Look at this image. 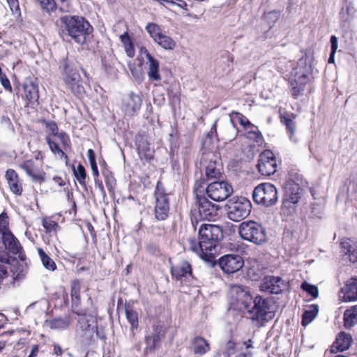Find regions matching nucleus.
<instances>
[{
    "label": "nucleus",
    "instance_id": "8fccbe9b",
    "mask_svg": "<svg viewBox=\"0 0 357 357\" xmlns=\"http://www.w3.org/2000/svg\"><path fill=\"white\" fill-rule=\"evenodd\" d=\"M146 347L144 349L145 354H149L152 352L158 346V344L149 337V336H146Z\"/></svg>",
    "mask_w": 357,
    "mask_h": 357
},
{
    "label": "nucleus",
    "instance_id": "680f3d73",
    "mask_svg": "<svg viewBox=\"0 0 357 357\" xmlns=\"http://www.w3.org/2000/svg\"><path fill=\"white\" fill-rule=\"evenodd\" d=\"M38 351H39L38 346L37 344L33 345L32 347L31 354H29V356L28 357H36L38 353Z\"/></svg>",
    "mask_w": 357,
    "mask_h": 357
},
{
    "label": "nucleus",
    "instance_id": "4be33fe9",
    "mask_svg": "<svg viewBox=\"0 0 357 357\" xmlns=\"http://www.w3.org/2000/svg\"><path fill=\"white\" fill-rule=\"evenodd\" d=\"M20 167L26 172V174L31 177L34 182L42 183L45 181V173L36 168L34 162L29 160L25 161L20 165Z\"/></svg>",
    "mask_w": 357,
    "mask_h": 357
},
{
    "label": "nucleus",
    "instance_id": "aec40b11",
    "mask_svg": "<svg viewBox=\"0 0 357 357\" xmlns=\"http://www.w3.org/2000/svg\"><path fill=\"white\" fill-rule=\"evenodd\" d=\"M140 54L141 56L144 55L147 60L149 65L147 73L149 79L154 81H160L161 76L159 73V61L153 58L145 47H141Z\"/></svg>",
    "mask_w": 357,
    "mask_h": 357
},
{
    "label": "nucleus",
    "instance_id": "a211bd4d",
    "mask_svg": "<svg viewBox=\"0 0 357 357\" xmlns=\"http://www.w3.org/2000/svg\"><path fill=\"white\" fill-rule=\"evenodd\" d=\"M286 287L284 281L279 277L266 276L261 281L260 289L269 294H280Z\"/></svg>",
    "mask_w": 357,
    "mask_h": 357
},
{
    "label": "nucleus",
    "instance_id": "9d476101",
    "mask_svg": "<svg viewBox=\"0 0 357 357\" xmlns=\"http://www.w3.org/2000/svg\"><path fill=\"white\" fill-rule=\"evenodd\" d=\"M206 192L208 197L213 201L222 202L233 192V188L227 182L216 181L208 185Z\"/></svg>",
    "mask_w": 357,
    "mask_h": 357
},
{
    "label": "nucleus",
    "instance_id": "0e129e2a",
    "mask_svg": "<svg viewBox=\"0 0 357 357\" xmlns=\"http://www.w3.org/2000/svg\"><path fill=\"white\" fill-rule=\"evenodd\" d=\"M90 165H91V169H92L93 176L95 177H98V175H99V173H98V167H97L96 162H93V163H91Z\"/></svg>",
    "mask_w": 357,
    "mask_h": 357
},
{
    "label": "nucleus",
    "instance_id": "f03ea898",
    "mask_svg": "<svg viewBox=\"0 0 357 357\" xmlns=\"http://www.w3.org/2000/svg\"><path fill=\"white\" fill-rule=\"evenodd\" d=\"M64 30L76 43L82 44L92 30L89 23L82 17L65 15L60 17Z\"/></svg>",
    "mask_w": 357,
    "mask_h": 357
},
{
    "label": "nucleus",
    "instance_id": "1a4fd4ad",
    "mask_svg": "<svg viewBox=\"0 0 357 357\" xmlns=\"http://www.w3.org/2000/svg\"><path fill=\"white\" fill-rule=\"evenodd\" d=\"M155 198V217L158 220H165L168 217L169 204L167 195L160 183L156 185Z\"/></svg>",
    "mask_w": 357,
    "mask_h": 357
},
{
    "label": "nucleus",
    "instance_id": "ddd939ff",
    "mask_svg": "<svg viewBox=\"0 0 357 357\" xmlns=\"http://www.w3.org/2000/svg\"><path fill=\"white\" fill-rule=\"evenodd\" d=\"M243 264V259L238 255H225L218 261L219 266L226 274H232L240 271Z\"/></svg>",
    "mask_w": 357,
    "mask_h": 357
},
{
    "label": "nucleus",
    "instance_id": "f8f14e48",
    "mask_svg": "<svg viewBox=\"0 0 357 357\" xmlns=\"http://www.w3.org/2000/svg\"><path fill=\"white\" fill-rule=\"evenodd\" d=\"M254 305L248 310L252 315L251 319L258 321H266L271 318L268 301L260 296H257L253 301Z\"/></svg>",
    "mask_w": 357,
    "mask_h": 357
},
{
    "label": "nucleus",
    "instance_id": "4d7b16f0",
    "mask_svg": "<svg viewBox=\"0 0 357 357\" xmlns=\"http://www.w3.org/2000/svg\"><path fill=\"white\" fill-rule=\"evenodd\" d=\"M125 48V50H126V54L132 58L135 55V49H134V46L132 45V43H130L128 45H126L124 47Z\"/></svg>",
    "mask_w": 357,
    "mask_h": 357
},
{
    "label": "nucleus",
    "instance_id": "c756f323",
    "mask_svg": "<svg viewBox=\"0 0 357 357\" xmlns=\"http://www.w3.org/2000/svg\"><path fill=\"white\" fill-rule=\"evenodd\" d=\"M294 119L295 115L294 114L289 115L280 114L281 122L285 124L287 130L290 133V139L296 142V139L294 137L296 128V123L294 121Z\"/></svg>",
    "mask_w": 357,
    "mask_h": 357
},
{
    "label": "nucleus",
    "instance_id": "774afa93",
    "mask_svg": "<svg viewBox=\"0 0 357 357\" xmlns=\"http://www.w3.org/2000/svg\"><path fill=\"white\" fill-rule=\"evenodd\" d=\"M251 342H251V340H248L247 342H244V344H245V348H246V349H249V348L252 347V344H251Z\"/></svg>",
    "mask_w": 357,
    "mask_h": 357
},
{
    "label": "nucleus",
    "instance_id": "423d86ee",
    "mask_svg": "<svg viewBox=\"0 0 357 357\" xmlns=\"http://www.w3.org/2000/svg\"><path fill=\"white\" fill-rule=\"evenodd\" d=\"M226 208L228 218L232 221L238 222L250 214L251 204L243 197H234L228 201Z\"/></svg>",
    "mask_w": 357,
    "mask_h": 357
},
{
    "label": "nucleus",
    "instance_id": "a19ab883",
    "mask_svg": "<svg viewBox=\"0 0 357 357\" xmlns=\"http://www.w3.org/2000/svg\"><path fill=\"white\" fill-rule=\"evenodd\" d=\"M354 245H357V241L351 238H344L341 241L342 250L347 255L351 252Z\"/></svg>",
    "mask_w": 357,
    "mask_h": 357
},
{
    "label": "nucleus",
    "instance_id": "49530a36",
    "mask_svg": "<svg viewBox=\"0 0 357 357\" xmlns=\"http://www.w3.org/2000/svg\"><path fill=\"white\" fill-rule=\"evenodd\" d=\"M323 214V208L320 204L314 203L311 205V211L310 216L312 218H321Z\"/></svg>",
    "mask_w": 357,
    "mask_h": 357
},
{
    "label": "nucleus",
    "instance_id": "c85d7f7f",
    "mask_svg": "<svg viewBox=\"0 0 357 357\" xmlns=\"http://www.w3.org/2000/svg\"><path fill=\"white\" fill-rule=\"evenodd\" d=\"M69 326V321L67 318H55L53 319L45 320L44 326L51 330H64Z\"/></svg>",
    "mask_w": 357,
    "mask_h": 357
},
{
    "label": "nucleus",
    "instance_id": "ea45409f",
    "mask_svg": "<svg viewBox=\"0 0 357 357\" xmlns=\"http://www.w3.org/2000/svg\"><path fill=\"white\" fill-rule=\"evenodd\" d=\"M73 172L79 183L82 185H85L86 174L84 166L81 164L78 165L76 169L73 168Z\"/></svg>",
    "mask_w": 357,
    "mask_h": 357
},
{
    "label": "nucleus",
    "instance_id": "f257e3e1",
    "mask_svg": "<svg viewBox=\"0 0 357 357\" xmlns=\"http://www.w3.org/2000/svg\"><path fill=\"white\" fill-rule=\"evenodd\" d=\"M222 238L223 233L220 227L202 224L199 229V241L195 238H188L185 247L204 261L212 263L218 252L219 243Z\"/></svg>",
    "mask_w": 357,
    "mask_h": 357
},
{
    "label": "nucleus",
    "instance_id": "9b49d317",
    "mask_svg": "<svg viewBox=\"0 0 357 357\" xmlns=\"http://www.w3.org/2000/svg\"><path fill=\"white\" fill-rule=\"evenodd\" d=\"M238 128L233 122L232 116L227 122L222 124L219 128V132H217V126L215 122L213 125L208 136L215 133L218 140H222L225 142H231L236 139L238 135Z\"/></svg>",
    "mask_w": 357,
    "mask_h": 357
},
{
    "label": "nucleus",
    "instance_id": "b1692460",
    "mask_svg": "<svg viewBox=\"0 0 357 357\" xmlns=\"http://www.w3.org/2000/svg\"><path fill=\"white\" fill-rule=\"evenodd\" d=\"M6 179L10 190L16 195H20L23 188L16 172L12 169H8L6 172Z\"/></svg>",
    "mask_w": 357,
    "mask_h": 357
},
{
    "label": "nucleus",
    "instance_id": "3c124183",
    "mask_svg": "<svg viewBox=\"0 0 357 357\" xmlns=\"http://www.w3.org/2000/svg\"><path fill=\"white\" fill-rule=\"evenodd\" d=\"M13 14H20V7L17 0H6Z\"/></svg>",
    "mask_w": 357,
    "mask_h": 357
},
{
    "label": "nucleus",
    "instance_id": "473e14b6",
    "mask_svg": "<svg viewBox=\"0 0 357 357\" xmlns=\"http://www.w3.org/2000/svg\"><path fill=\"white\" fill-rule=\"evenodd\" d=\"M71 300L72 307H77L80 303V283L78 280H74L71 282Z\"/></svg>",
    "mask_w": 357,
    "mask_h": 357
},
{
    "label": "nucleus",
    "instance_id": "bf43d9fd",
    "mask_svg": "<svg viewBox=\"0 0 357 357\" xmlns=\"http://www.w3.org/2000/svg\"><path fill=\"white\" fill-rule=\"evenodd\" d=\"M121 41L123 44V46L128 45L130 43H131V40L130 36H128V33L126 32L123 35L120 36Z\"/></svg>",
    "mask_w": 357,
    "mask_h": 357
},
{
    "label": "nucleus",
    "instance_id": "69168bd1",
    "mask_svg": "<svg viewBox=\"0 0 357 357\" xmlns=\"http://www.w3.org/2000/svg\"><path fill=\"white\" fill-rule=\"evenodd\" d=\"M8 272L3 266L0 265V280L6 277Z\"/></svg>",
    "mask_w": 357,
    "mask_h": 357
},
{
    "label": "nucleus",
    "instance_id": "5701e85b",
    "mask_svg": "<svg viewBox=\"0 0 357 357\" xmlns=\"http://www.w3.org/2000/svg\"><path fill=\"white\" fill-rule=\"evenodd\" d=\"M352 342L351 335L344 332H341L336 338L335 342L331 347V352H342L348 349Z\"/></svg>",
    "mask_w": 357,
    "mask_h": 357
},
{
    "label": "nucleus",
    "instance_id": "e2e57ef3",
    "mask_svg": "<svg viewBox=\"0 0 357 357\" xmlns=\"http://www.w3.org/2000/svg\"><path fill=\"white\" fill-rule=\"evenodd\" d=\"M54 354L56 356H61L63 354V350L61 347L58 344L54 345Z\"/></svg>",
    "mask_w": 357,
    "mask_h": 357
},
{
    "label": "nucleus",
    "instance_id": "2eb2a0df",
    "mask_svg": "<svg viewBox=\"0 0 357 357\" xmlns=\"http://www.w3.org/2000/svg\"><path fill=\"white\" fill-rule=\"evenodd\" d=\"M307 70H303L301 67L295 69L294 78L291 79L290 85L292 96L297 98L304 90V86L309 82Z\"/></svg>",
    "mask_w": 357,
    "mask_h": 357
},
{
    "label": "nucleus",
    "instance_id": "603ef678",
    "mask_svg": "<svg viewBox=\"0 0 357 357\" xmlns=\"http://www.w3.org/2000/svg\"><path fill=\"white\" fill-rule=\"evenodd\" d=\"M7 218L8 217L5 214L0 215V234L4 231H8Z\"/></svg>",
    "mask_w": 357,
    "mask_h": 357
},
{
    "label": "nucleus",
    "instance_id": "e433bc0d",
    "mask_svg": "<svg viewBox=\"0 0 357 357\" xmlns=\"http://www.w3.org/2000/svg\"><path fill=\"white\" fill-rule=\"evenodd\" d=\"M146 30L154 42L160 39L162 34L160 27L155 23H148L146 26Z\"/></svg>",
    "mask_w": 357,
    "mask_h": 357
},
{
    "label": "nucleus",
    "instance_id": "338daca9",
    "mask_svg": "<svg viewBox=\"0 0 357 357\" xmlns=\"http://www.w3.org/2000/svg\"><path fill=\"white\" fill-rule=\"evenodd\" d=\"M54 181H55V183H58L61 186L65 185V183L63 182L61 177L55 176L54 177Z\"/></svg>",
    "mask_w": 357,
    "mask_h": 357
},
{
    "label": "nucleus",
    "instance_id": "393cba45",
    "mask_svg": "<svg viewBox=\"0 0 357 357\" xmlns=\"http://www.w3.org/2000/svg\"><path fill=\"white\" fill-rule=\"evenodd\" d=\"M172 274L177 280H182L188 276L192 277V268L187 261H181L178 264L172 266Z\"/></svg>",
    "mask_w": 357,
    "mask_h": 357
},
{
    "label": "nucleus",
    "instance_id": "cd10ccee",
    "mask_svg": "<svg viewBox=\"0 0 357 357\" xmlns=\"http://www.w3.org/2000/svg\"><path fill=\"white\" fill-rule=\"evenodd\" d=\"M344 326L351 328L357 324V305L347 309L343 315Z\"/></svg>",
    "mask_w": 357,
    "mask_h": 357
},
{
    "label": "nucleus",
    "instance_id": "f3484780",
    "mask_svg": "<svg viewBox=\"0 0 357 357\" xmlns=\"http://www.w3.org/2000/svg\"><path fill=\"white\" fill-rule=\"evenodd\" d=\"M142 100L140 96L130 93L122 99L121 109L127 116H134L140 109Z\"/></svg>",
    "mask_w": 357,
    "mask_h": 357
},
{
    "label": "nucleus",
    "instance_id": "09e8293b",
    "mask_svg": "<svg viewBox=\"0 0 357 357\" xmlns=\"http://www.w3.org/2000/svg\"><path fill=\"white\" fill-rule=\"evenodd\" d=\"M331 52L328 59V63H333L335 62L334 55L337 51L338 43L337 38L335 36H332L331 37Z\"/></svg>",
    "mask_w": 357,
    "mask_h": 357
},
{
    "label": "nucleus",
    "instance_id": "052dcab7",
    "mask_svg": "<svg viewBox=\"0 0 357 357\" xmlns=\"http://www.w3.org/2000/svg\"><path fill=\"white\" fill-rule=\"evenodd\" d=\"M87 156L89 160L90 164L96 162L95 159L94 152L92 149H89L87 151Z\"/></svg>",
    "mask_w": 357,
    "mask_h": 357
},
{
    "label": "nucleus",
    "instance_id": "4468645a",
    "mask_svg": "<svg viewBox=\"0 0 357 357\" xmlns=\"http://www.w3.org/2000/svg\"><path fill=\"white\" fill-rule=\"evenodd\" d=\"M277 162L274 154L266 150L259 155L257 168L264 176H271L276 172Z\"/></svg>",
    "mask_w": 357,
    "mask_h": 357
},
{
    "label": "nucleus",
    "instance_id": "39448f33",
    "mask_svg": "<svg viewBox=\"0 0 357 357\" xmlns=\"http://www.w3.org/2000/svg\"><path fill=\"white\" fill-rule=\"evenodd\" d=\"M252 199L258 204L267 207L271 206L278 202V190L273 184L263 183L255 188Z\"/></svg>",
    "mask_w": 357,
    "mask_h": 357
},
{
    "label": "nucleus",
    "instance_id": "13d9d810",
    "mask_svg": "<svg viewBox=\"0 0 357 357\" xmlns=\"http://www.w3.org/2000/svg\"><path fill=\"white\" fill-rule=\"evenodd\" d=\"M105 183H106V185H107V187L109 191H112L114 190V185H115V180L113 177L107 176L106 178Z\"/></svg>",
    "mask_w": 357,
    "mask_h": 357
},
{
    "label": "nucleus",
    "instance_id": "f704fd0d",
    "mask_svg": "<svg viewBox=\"0 0 357 357\" xmlns=\"http://www.w3.org/2000/svg\"><path fill=\"white\" fill-rule=\"evenodd\" d=\"M155 43L166 50H172L176 47L175 41L163 33L160 36V39H158Z\"/></svg>",
    "mask_w": 357,
    "mask_h": 357
},
{
    "label": "nucleus",
    "instance_id": "0eeeda50",
    "mask_svg": "<svg viewBox=\"0 0 357 357\" xmlns=\"http://www.w3.org/2000/svg\"><path fill=\"white\" fill-rule=\"evenodd\" d=\"M199 183L195 185V192L196 194V207L201 219L211 220L218 215L219 206L212 204L206 197L198 195Z\"/></svg>",
    "mask_w": 357,
    "mask_h": 357
},
{
    "label": "nucleus",
    "instance_id": "7ed1b4c3",
    "mask_svg": "<svg viewBox=\"0 0 357 357\" xmlns=\"http://www.w3.org/2000/svg\"><path fill=\"white\" fill-rule=\"evenodd\" d=\"M62 70V79L70 91L77 98H82L85 94V89L82 85V77L77 70L67 60L63 61Z\"/></svg>",
    "mask_w": 357,
    "mask_h": 357
},
{
    "label": "nucleus",
    "instance_id": "6e6d98bb",
    "mask_svg": "<svg viewBox=\"0 0 357 357\" xmlns=\"http://www.w3.org/2000/svg\"><path fill=\"white\" fill-rule=\"evenodd\" d=\"M354 249L348 255L349 261L353 263L357 262V245H354Z\"/></svg>",
    "mask_w": 357,
    "mask_h": 357
},
{
    "label": "nucleus",
    "instance_id": "58836bf2",
    "mask_svg": "<svg viewBox=\"0 0 357 357\" xmlns=\"http://www.w3.org/2000/svg\"><path fill=\"white\" fill-rule=\"evenodd\" d=\"M164 335L165 332L162 326H153L152 334L149 335L148 336H149V337H151L153 340V342H155L159 344L161 340L164 337Z\"/></svg>",
    "mask_w": 357,
    "mask_h": 357
},
{
    "label": "nucleus",
    "instance_id": "bb28decb",
    "mask_svg": "<svg viewBox=\"0 0 357 357\" xmlns=\"http://www.w3.org/2000/svg\"><path fill=\"white\" fill-rule=\"evenodd\" d=\"M0 234L6 248L10 252L17 253L19 250L18 242L13 234L8 230Z\"/></svg>",
    "mask_w": 357,
    "mask_h": 357
},
{
    "label": "nucleus",
    "instance_id": "79ce46f5",
    "mask_svg": "<svg viewBox=\"0 0 357 357\" xmlns=\"http://www.w3.org/2000/svg\"><path fill=\"white\" fill-rule=\"evenodd\" d=\"M231 116H232L233 121L235 119H236L238 120V121L239 122V123L242 126H243L245 128H248L249 127L253 126V125L250 122V121L246 117H245L243 114H241V113H238L237 112H232L229 114V119L231 117Z\"/></svg>",
    "mask_w": 357,
    "mask_h": 357
},
{
    "label": "nucleus",
    "instance_id": "412c9836",
    "mask_svg": "<svg viewBox=\"0 0 357 357\" xmlns=\"http://www.w3.org/2000/svg\"><path fill=\"white\" fill-rule=\"evenodd\" d=\"M340 298L344 302L357 300V278H352L346 282L340 292Z\"/></svg>",
    "mask_w": 357,
    "mask_h": 357
},
{
    "label": "nucleus",
    "instance_id": "864d4df0",
    "mask_svg": "<svg viewBox=\"0 0 357 357\" xmlns=\"http://www.w3.org/2000/svg\"><path fill=\"white\" fill-rule=\"evenodd\" d=\"M0 82H1V85L3 86V88L6 90H7L8 91H12V86L10 85V81L6 75H3L1 74Z\"/></svg>",
    "mask_w": 357,
    "mask_h": 357
},
{
    "label": "nucleus",
    "instance_id": "37998d69",
    "mask_svg": "<svg viewBox=\"0 0 357 357\" xmlns=\"http://www.w3.org/2000/svg\"><path fill=\"white\" fill-rule=\"evenodd\" d=\"M42 223L46 231L49 233L56 231L57 229L59 227L58 223H56L55 221L52 220L50 218H43L42 220Z\"/></svg>",
    "mask_w": 357,
    "mask_h": 357
},
{
    "label": "nucleus",
    "instance_id": "dca6fc26",
    "mask_svg": "<svg viewBox=\"0 0 357 357\" xmlns=\"http://www.w3.org/2000/svg\"><path fill=\"white\" fill-rule=\"evenodd\" d=\"M41 8L52 17H59L60 13L68 12L69 5L66 0H37Z\"/></svg>",
    "mask_w": 357,
    "mask_h": 357
},
{
    "label": "nucleus",
    "instance_id": "a878e982",
    "mask_svg": "<svg viewBox=\"0 0 357 357\" xmlns=\"http://www.w3.org/2000/svg\"><path fill=\"white\" fill-rule=\"evenodd\" d=\"M24 97L30 102H37L39 98L38 86L32 81L24 84Z\"/></svg>",
    "mask_w": 357,
    "mask_h": 357
},
{
    "label": "nucleus",
    "instance_id": "5fc2aeb1",
    "mask_svg": "<svg viewBox=\"0 0 357 357\" xmlns=\"http://www.w3.org/2000/svg\"><path fill=\"white\" fill-rule=\"evenodd\" d=\"M47 128L49 131L51 132L52 135L57 136L58 134V127L54 122H50L47 123Z\"/></svg>",
    "mask_w": 357,
    "mask_h": 357
},
{
    "label": "nucleus",
    "instance_id": "de8ad7c7",
    "mask_svg": "<svg viewBox=\"0 0 357 357\" xmlns=\"http://www.w3.org/2000/svg\"><path fill=\"white\" fill-rule=\"evenodd\" d=\"M29 308H36L41 310L43 313L45 314L48 308V302L45 299H42L39 301L31 303L29 306Z\"/></svg>",
    "mask_w": 357,
    "mask_h": 357
},
{
    "label": "nucleus",
    "instance_id": "c03bdc74",
    "mask_svg": "<svg viewBox=\"0 0 357 357\" xmlns=\"http://www.w3.org/2000/svg\"><path fill=\"white\" fill-rule=\"evenodd\" d=\"M301 289L307 292L314 298H316L319 296L318 287L315 285L311 284L307 282H304L301 284Z\"/></svg>",
    "mask_w": 357,
    "mask_h": 357
},
{
    "label": "nucleus",
    "instance_id": "20e7f679",
    "mask_svg": "<svg viewBox=\"0 0 357 357\" xmlns=\"http://www.w3.org/2000/svg\"><path fill=\"white\" fill-rule=\"evenodd\" d=\"M238 233L242 238L261 245L266 241V229L255 221H245L240 224Z\"/></svg>",
    "mask_w": 357,
    "mask_h": 357
},
{
    "label": "nucleus",
    "instance_id": "7c9ffc66",
    "mask_svg": "<svg viewBox=\"0 0 357 357\" xmlns=\"http://www.w3.org/2000/svg\"><path fill=\"white\" fill-rule=\"evenodd\" d=\"M192 349L195 354L202 355L210 349V346L205 339L197 337L193 340Z\"/></svg>",
    "mask_w": 357,
    "mask_h": 357
},
{
    "label": "nucleus",
    "instance_id": "6e6552de",
    "mask_svg": "<svg viewBox=\"0 0 357 357\" xmlns=\"http://www.w3.org/2000/svg\"><path fill=\"white\" fill-rule=\"evenodd\" d=\"M300 199V188L298 185H292L286 188L281 207L282 213L287 215H293L296 212V208Z\"/></svg>",
    "mask_w": 357,
    "mask_h": 357
},
{
    "label": "nucleus",
    "instance_id": "c9c22d12",
    "mask_svg": "<svg viewBox=\"0 0 357 357\" xmlns=\"http://www.w3.org/2000/svg\"><path fill=\"white\" fill-rule=\"evenodd\" d=\"M125 314L127 320L131 325V330L133 331L135 328H137L139 324L137 313L130 307L126 306L125 308Z\"/></svg>",
    "mask_w": 357,
    "mask_h": 357
},
{
    "label": "nucleus",
    "instance_id": "72a5a7b5",
    "mask_svg": "<svg viewBox=\"0 0 357 357\" xmlns=\"http://www.w3.org/2000/svg\"><path fill=\"white\" fill-rule=\"evenodd\" d=\"M43 266L50 270L54 271L56 268L54 261L40 248L37 249Z\"/></svg>",
    "mask_w": 357,
    "mask_h": 357
},
{
    "label": "nucleus",
    "instance_id": "6ab92c4d",
    "mask_svg": "<svg viewBox=\"0 0 357 357\" xmlns=\"http://www.w3.org/2000/svg\"><path fill=\"white\" fill-rule=\"evenodd\" d=\"M231 297L235 299L238 307L241 310H246L248 311L250 305L252 303V296L244 287L235 285L231 289Z\"/></svg>",
    "mask_w": 357,
    "mask_h": 357
},
{
    "label": "nucleus",
    "instance_id": "4c0bfd02",
    "mask_svg": "<svg viewBox=\"0 0 357 357\" xmlns=\"http://www.w3.org/2000/svg\"><path fill=\"white\" fill-rule=\"evenodd\" d=\"M220 174V169L217 168L216 162L211 161L206 167V176L208 178H218Z\"/></svg>",
    "mask_w": 357,
    "mask_h": 357
},
{
    "label": "nucleus",
    "instance_id": "a18cd8bd",
    "mask_svg": "<svg viewBox=\"0 0 357 357\" xmlns=\"http://www.w3.org/2000/svg\"><path fill=\"white\" fill-rule=\"evenodd\" d=\"M46 141H47L51 151L54 153H58L61 157L63 156L65 158H67L66 154L59 147L58 144L52 139L50 136H47L46 137Z\"/></svg>",
    "mask_w": 357,
    "mask_h": 357
},
{
    "label": "nucleus",
    "instance_id": "2f4dec72",
    "mask_svg": "<svg viewBox=\"0 0 357 357\" xmlns=\"http://www.w3.org/2000/svg\"><path fill=\"white\" fill-rule=\"evenodd\" d=\"M319 312V307L317 305H312L304 312L302 318V324L305 326L312 321L317 317Z\"/></svg>",
    "mask_w": 357,
    "mask_h": 357
}]
</instances>
